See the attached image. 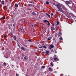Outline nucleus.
<instances>
[{"instance_id":"f257e3e1","label":"nucleus","mask_w":76,"mask_h":76,"mask_svg":"<svg viewBox=\"0 0 76 76\" xmlns=\"http://www.w3.org/2000/svg\"><path fill=\"white\" fill-rule=\"evenodd\" d=\"M56 6L58 9H59L60 11L62 12V13H64V10H63L62 8H61V5L60 4H57L56 5Z\"/></svg>"},{"instance_id":"f03ea898","label":"nucleus","mask_w":76,"mask_h":76,"mask_svg":"<svg viewBox=\"0 0 76 76\" xmlns=\"http://www.w3.org/2000/svg\"><path fill=\"white\" fill-rule=\"evenodd\" d=\"M66 4L68 5V4H70V2L68 1H66L65 2Z\"/></svg>"},{"instance_id":"7ed1b4c3","label":"nucleus","mask_w":76,"mask_h":76,"mask_svg":"<svg viewBox=\"0 0 76 76\" xmlns=\"http://www.w3.org/2000/svg\"><path fill=\"white\" fill-rule=\"evenodd\" d=\"M54 48V45H50V49L53 48Z\"/></svg>"},{"instance_id":"20e7f679","label":"nucleus","mask_w":76,"mask_h":76,"mask_svg":"<svg viewBox=\"0 0 76 76\" xmlns=\"http://www.w3.org/2000/svg\"><path fill=\"white\" fill-rule=\"evenodd\" d=\"M62 8L64 10H65L66 11L67 10V8H66V7H65V6H62Z\"/></svg>"},{"instance_id":"39448f33","label":"nucleus","mask_w":76,"mask_h":76,"mask_svg":"<svg viewBox=\"0 0 76 76\" xmlns=\"http://www.w3.org/2000/svg\"><path fill=\"white\" fill-rule=\"evenodd\" d=\"M50 28L51 31H54V30H55V28L53 27H51Z\"/></svg>"},{"instance_id":"423d86ee","label":"nucleus","mask_w":76,"mask_h":76,"mask_svg":"<svg viewBox=\"0 0 76 76\" xmlns=\"http://www.w3.org/2000/svg\"><path fill=\"white\" fill-rule=\"evenodd\" d=\"M54 60L55 61H58V60H59V59H58V58H54Z\"/></svg>"},{"instance_id":"0eeeda50","label":"nucleus","mask_w":76,"mask_h":76,"mask_svg":"<svg viewBox=\"0 0 76 76\" xmlns=\"http://www.w3.org/2000/svg\"><path fill=\"white\" fill-rule=\"evenodd\" d=\"M21 49L22 50H23V51H25V48L23 47H21Z\"/></svg>"},{"instance_id":"6e6552de","label":"nucleus","mask_w":76,"mask_h":76,"mask_svg":"<svg viewBox=\"0 0 76 76\" xmlns=\"http://www.w3.org/2000/svg\"><path fill=\"white\" fill-rule=\"evenodd\" d=\"M58 36H60V37H61V33L59 32Z\"/></svg>"},{"instance_id":"1a4fd4ad","label":"nucleus","mask_w":76,"mask_h":76,"mask_svg":"<svg viewBox=\"0 0 76 76\" xmlns=\"http://www.w3.org/2000/svg\"><path fill=\"white\" fill-rule=\"evenodd\" d=\"M46 15H47V16H48V17H49L50 19H51V17L50 16V15L48 14H47Z\"/></svg>"},{"instance_id":"9d476101","label":"nucleus","mask_w":76,"mask_h":76,"mask_svg":"<svg viewBox=\"0 0 76 76\" xmlns=\"http://www.w3.org/2000/svg\"><path fill=\"white\" fill-rule=\"evenodd\" d=\"M13 38L15 41H16V36H14Z\"/></svg>"},{"instance_id":"9b49d317","label":"nucleus","mask_w":76,"mask_h":76,"mask_svg":"<svg viewBox=\"0 0 76 76\" xmlns=\"http://www.w3.org/2000/svg\"><path fill=\"white\" fill-rule=\"evenodd\" d=\"M15 7H18V4H15Z\"/></svg>"},{"instance_id":"f8f14e48","label":"nucleus","mask_w":76,"mask_h":76,"mask_svg":"<svg viewBox=\"0 0 76 76\" xmlns=\"http://www.w3.org/2000/svg\"><path fill=\"white\" fill-rule=\"evenodd\" d=\"M49 70L50 71H53L52 69H51V68L50 67H49Z\"/></svg>"},{"instance_id":"ddd939ff","label":"nucleus","mask_w":76,"mask_h":76,"mask_svg":"<svg viewBox=\"0 0 76 76\" xmlns=\"http://www.w3.org/2000/svg\"><path fill=\"white\" fill-rule=\"evenodd\" d=\"M50 64L51 65V66H52L53 67V66H54L53 65V62H51L50 63Z\"/></svg>"},{"instance_id":"4468645a","label":"nucleus","mask_w":76,"mask_h":76,"mask_svg":"<svg viewBox=\"0 0 76 76\" xmlns=\"http://www.w3.org/2000/svg\"><path fill=\"white\" fill-rule=\"evenodd\" d=\"M47 21H47V20H43V22L44 23H46V22H47Z\"/></svg>"},{"instance_id":"2eb2a0df","label":"nucleus","mask_w":76,"mask_h":76,"mask_svg":"<svg viewBox=\"0 0 76 76\" xmlns=\"http://www.w3.org/2000/svg\"><path fill=\"white\" fill-rule=\"evenodd\" d=\"M47 23H48V26H49V25H50V23L49 21H47Z\"/></svg>"},{"instance_id":"dca6fc26","label":"nucleus","mask_w":76,"mask_h":76,"mask_svg":"<svg viewBox=\"0 0 76 76\" xmlns=\"http://www.w3.org/2000/svg\"><path fill=\"white\" fill-rule=\"evenodd\" d=\"M43 48H47V47H46V46H45V45H43L42 46Z\"/></svg>"},{"instance_id":"f3484780","label":"nucleus","mask_w":76,"mask_h":76,"mask_svg":"<svg viewBox=\"0 0 76 76\" xmlns=\"http://www.w3.org/2000/svg\"><path fill=\"white\" fill-rule=\"evenodd\" d=\"M46 4H48H48H49V2L48 1H46Z\"/></svg>"},{"instance_id":"a211bd4d","label":"nucleus","mask_w":76,"mask_h":76,"mask_svg":"<svg viewBox=\"0 0 76 76\" xmlns=\"http://www.w3.org/2000/svg\"><path fill=\"white\" fill-rule=\"evenodd\" d=\"M43 32H44V33H45V32H46V29H45V28L44 29V30H43Z\"/></svg>"},{"instance_id":"6ab92c4d","label":"nucleus","mask_w":76,"mask_h":76,"mask_svg":"<svg viewBox=\"0 0 76 76\" xmlns=\"http://www.w3.org/2000/svg\"><path fill=\"white\" fill-rule=\"evenodd\" d=\"M33 14L34 16H35V15H36V14L34 12H33Z\"/></svg>"},{"instance_id":"aec40b11","label":"nucleus","mask_w":76,"mask_h":76,"mask_svg":"<svg viewBox=\"0 0 76 76\" xmlns=\"http://www.w3.org/2000/svg\"><path fill=\"white\" fill-rule=\"evenodd\" d=\"M3 65L5 66H6V63L5 62H4L3 64Z\"/></svg>"},{"instance_id":"412c9836","label":"nucleus","mask_w":76,"mask_h":76,"mask_svg":"<svg viewBox=\"0 0 76 76\" xmlns=\"http://www.w3.org/2000/svg\"><path fill=\"white\" fill-rule=\"evenodd\" d=\"M42 68H45V66H42L41 67Z\"/></svg>"},{"instance_id":"4be33fe9","label":"nucleus","mask_w":76,"mask_h":76,"mask_svg":"<svg viewBox=\"0 0 76 76\" xmlns=\"http://www.w3.org/2000/svg\"><path fill=\"white\" fill-rule=\"evenodd\" d=\"M18 5H19L20 6H21V3L20 2H19L18 3Z\"/></svg>"},{"instance_id":"5701e85b","label":"nucleus","mask_w":76,"mask_h":76,"mask_svg":"<svg viewBox=\"0 0 76 76\" xmlns=\"http://www.w3.org/2000/svg\"><path fill=\"white\" fill-rule=\"evenodd\" d=\"M45 53H46V54H48V53H49V51H46L45 52Z\"/></svg>"},{"instance_id":"b1692460","label":"nucleus","mask_w":76,"mask_h":76,"mask_svg":"<svg viewBox=\"0 0 76 76\" xmlns=\"http://www.w3.org/2000/svg\"><path fill=\"white\" fill-rule=\"evenodd\" d=\"M56 23L57 25H58V24H59V22H58V21H57Z\"/></svg>"},{"instance_id":"393cba45","label":"nucleus","mask_w":76,"mask_h":76,"mask_svg":"<svg viewBox=\"0 0 76 76\" xmlns=\"http://www.w3.org/2000/svg\"><path fill=\"white\" fill-rule=\"evenodd\" d=\"M2 4H4V1H2Z\"/></svg>"},{"instance_id":"a878e982","label":"nucleus","mask_w":76,"mask_h":76,"mask_svg":"<svg viewBox=\"0 0 76 76\" xmlns=\"http://www.w3.org/2000/svg\"><path fill=\"white\" fill-rule=\"evenodd\" d=\"M7 35H5L4 36V38H7Z\"/></svg>"},{"instance_id":"bb28decb","label":"nucleus","mask_w":76,"mask_h":76,"mask_svg":"<svg viewBox=\"0 0 76 76\" xmlns=\"http://www.w3.org/2000/svg\"><path fill=\"white\" fill-rule=\"evenodd\" d=\"M9 57V56H5V58H8Z\"/></svg>"},{"instance_id":"cd10ccee","label":"nucleus","mask_w":76,"mask_h":76,"mask_svg":"<svg viewBox=\"0 0 76 76\" xmlns=\"http://www.w3.org/2000/svg\"><path fill=\"white\" fill-rule=\"evenodd\" d=\"M28 5V6H32V5H31V4H29Z\"/></svg>"},{"instance_id":"c85d7f7f","label":"nucleus","mask_w":76,"mask_h":76,"mask_svg":"<svg viewBox=\"0 0 76 76\" xmlns=\"http://www.w3.org/2000/svg\"><path fill=\"white\" fill-rule=\"evenodd\" d=\"M60 39H61V40H63V38L62 37H60Z\"/></svg>"},{"instance_id":"c756f323","label":"nucleus","mask_w":76,"mask_h":76,"mask_svg":"<svg viewBox=\"0 0 76 76\" xmlns=\"http://www.w3.org/2000/svg\"><path fill=\"white\" fill-rule=\"evenodd\" d=\"M28 41L29 42H32V41L29 39L28 40Z\"/></svg>"},{"instance_id":"7c9ffc66","label":"nucleus","mask_w":76,"mask_h":76,"mask_svg":"<svg viewBox=\"0 0 76 76\" xmlns=\"http://www.w3.org/2000/svg\"><path fill=\"white\" fill-rule=\"evenodd\" d=\"M31 9H30V8H28V9H27V10H31Z\"/></svg>"},{"instance_id":"2f4dec72","label":"nucleus","mask_w":76,"mask_h":76,"mask_svg":"<svg viewBox=\"0 0 76 76\" xmlns=\"http://www.w3.org/2000/svg\"><path fill=\"white\" fill-rule=\"evenodd\" d=\"M43 47L42 46H40V47H39V48H42Z\"/></svg>"},{"instance_id":"473e14b6","label":"nucleus","mask_w":76,"mask_h":76,"mask_svg":"<svg viewBox=\"0 0 76 76\" xmlns=\"http://www.w3.org/2000/svg\"><path fill=\"white\" fill-rule=\"evenodd\" d=\"M5 17L4 16L3 17V19H5Z\"/></svg>"},{"instance_id":"72a5a7b5","label":"nucleus","mask_w":76,"mask_h":76,"mask_svg":"<svg viewBox=\"0 0 76 76\" xmlns=\"http://www.w3.org/2000/svg\"><path fill=\"white\" fill-rule=\"evenodd\" d=\"M24 59H25V60H27V58H26V57H24Z\"/></svg>"},{"instance_id":"f704fd0d","label":"nucleus","mask_w":76,"mask_h":76,"mask_svg":"<svg viewBox=\"0 0 76 76\" xmlns=\"http://www.w3.org/2000/svg\"><path fill=\"white\" fill-rule=\"evenodd\" d=\"M51 16H53V13H52L51 14Z\"/></svg>"},{"instance_id":"c9c22d12","label":"nucleus","mask_w":76,"mask_h":76,"mask_svg":"<svg viewBox=\"0 0 76 76\" xmlns=\"http://www.w3.org/2000/svg\"><path fill=\"white\" fill-rule=\"evenodd\" d=\"M60 76H63V74H61Z\"/></svg>"},{"instance_id":"e433bc0d","label":"nucleus","mask_w":76,"mask_h":76,"mask_svg":"<svg viewBox=\"0 0 76 76\" xmlns=\"http://www.w3.org/2000/svg\"><path fill=\"white\" fill-rule=\"evenodd\" d=\"M54 57H55V58H56V55H54Z\"/></svg>"},{"instance_id":"4c0bfd02","label":"nucleus","mask_w":76,"mask_h":76,"mask_svg":"<svg viewBox=\"0 0 76 76\" xmlns=\"http://www.w3.org/2000/svg\"><path fill=\"white\" fill-rule=\"evenodd\" d=\"M13 26H15V24H13Z\"/></svg>"},{"instance_id":"58836bf2","label":"nucleus","mask_w":76,"mask_h":76,"mask_svg":"<svg viewBox=\"0 0 76 76\" xmlns=\"http://www.w3.org/2000/svg\"><path fill=\"white\" fill-rule=\"evenodd\" d=\"M22 56H23V57H24L25 56L24 55V54H22Z\"/></svg>"},{"instance_id":"ea45409f","label":"nucleus","mask_w":76,"mask_h":76,"mask_svg":"<svg viewBox=\"0 0 76 76\" xmlns=\"http://www.w3.org/2000/svg\"><path fill=\"white\" fill-rule=\"evenodd\" d=\"M50 39L49 38L48 39V40H50Z\"/></svg>"},{"instance_id":"a19ab883","label":"nucleus","mask_w":76,"mask_h":76,"mask_svg":"<svg viewBox=\"0 0 76 76\" xmlns=\"http://www.w3.org/2000/svg\"><path fill=\"white\" fill-rule=\"evenodd\" d=\"M52 25V26H54V24H53Z\"/></svg>"},{"instance_id":"79ce46f5","label":"nucleus","mask_w":76,"mask_h":76,"mask_svg":"<svg viewBox=\"0 0 76 76\" xmlns=\"http://www.w3.org/2000/svg\"><path fill=\"white\" fill-rule=\"evenodd\" d=\"M69 23V24H71V25H72V24L71 23Z\"/></svg>"},{"instance_id":"37998d69","label":"nucleus","mask_w":76,"mask_h":76,"mask_svg":"<svg viewBox=\"0 0 76 76\" xmlns=\"http://www.w3.org/2000/svg\"><path fill=\"white\" fill-rule=\"evenodd\" d=\"M18 45V47H20V46H19V45Z\"/></svg>"},{"instance_id":"c03bdc74","label":"nucleus","mask_w":76,"mask_h":76,"mask_svg":"<svg viewBox=\"0 0 76 76\" xmlns=\"http://www.w3.org/2000/svg\"><path fill=\"white\" fill-rule=\"evenodd\" d=\"M20 30H21V31H22V29H21Z\"/></svg>"},{"instance_id":"a18cd8bd","label":"nucleus","mask_w":76,"mask_h":76,"mask_svg":"<svg viewBox=\"0 0 76 76\" xmlns=\"http://www.w3.org/2000/svg\"><path fill=\"white\" fill-rule=\"evenodd\" d=\"M51 58V60H52V59H53V58Z\"/></svg>"},{"instance_id":"49530a36","label":"nucleus","mask_w":76,"mask_h":76,"mask_svg":"<svg viewBox=\"0 0 76 76\" xmlns=\"http://www.w3.org/2000/svg\"><path fill=\"white\" fill-rule=\"evenodd\" d=\"M25 21H24V22H25Z\"/></svg>"},{"instance_id":"de8ad7c7","label":"nucleus","mask_w":76,"mask_h":76,"mask_svg":"<svg viewBox=\"0 0 76 76\" xmlns=\"http://www.w3.org/2000/svg\"><path fill=\"white\" fill-rule=\"evenodd\" d=\"M33 25H32V26H33Z\"/></svg>"},{"instance_id":"09e8293b","label":"nucleus","mask_w":76,"mask_h":76,"mask_svg":"<svg viewBox=\"0 0 76 76\" xmlns=\"http://www.w3.org/2000/svg\"><path fill=\"white\" fill-rule=\"evenodd\" d=\"M57 52H56V53Z\"/></svg>"}]
</instances>
